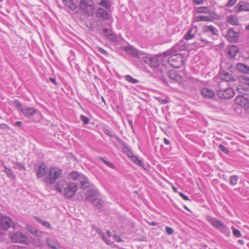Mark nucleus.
<instances>
[{
    "instance_id": "obj_47",
    "label": "nucleus",
    "mask_w": 249,
    "mask_h": 249,
    "mask_svg": "<svg viewBox=\"0 0 249 249\" xmlns=\"http://www.w3.org/2000/svg\"><path fill=\"white\" fill-rule=\"evenodd\" d=\"M41 224L47 228H49L50 227V223L47 221H43L41 223Z\"/></svg>"
},
{
    "instance_id": "obj_20",
    "label": "nucleus",
    "mask_w": 249,
    "mask_h": 249,
    "mask_svg": "<svg viewBox=\"0 0 249 249\" xmlns=\"http://www.w3.org/2000/svg\"><path fill=\"white\" fill-rule=\"evenodd\" d=\"M96 15L97 17L102 18L104 20L107 19L108 18L107 12L106 10L101 8L97 10Z\"/></svg>"
},
{
    "instance_id": "obj_9",
    "label": "nucleus",
    "mask_w": 249,
    "mask_h": 249,
    "mask_svg": "<svg viewBox=\"0 0 249 249\" xmlns=\"http://www.w3.org/2000/svg\"><path fill=\"white\" fill-rule=\"evenodd\" d=\"M160 56H146L142 57V60L151 68H157L160 64Z\"/></svg>"
},
{
    "instance_id": "obj_30",
    "label": "nucleus",
    "mask_w": 249,
    "mask_h": 249,
    "mask_svg": "<svg viewBox=\"0 0 249 249\" xmlns=\"http://www.w3.org/2000/svg\"><path fill=\"white\" fill-rule=\"evenodd\" d=\"M96 231L100 234L103 238V239L106 242V243L107 245H111L112 244V242H110L107 237H106L103 234V233L98 228L95 229Z\"/></svg>"
},
{
    "instance_id": "obj_42",
    "label": "nucleus",
    "mask_w": 249,
    "mask_h": 249,
    "mask_svg": "<svg viewBox=\"0 0 249 249\" xmlns=\"http://www.w3.org/2000/svg\"><path fill=\"white\" fill-rule=\"evenodd\" d=\"M80 118L84 124H88L89 123V119L88 117L82 115L80 116Z\"/></svg>"
},
{
    "instance_id": "obj_54",
    "label": "nucleus",
    "mask_w": 249,
    "mask_h": 249,
    "mask_svg": "<svg viewBox=\"0 0 249 249\" xmlns=\"http://www.w3.org/2000/svg\"><path fill=\"white\" fill-rule=\"evenodd\" d=\"M243 89L242 88V86H238L236 87V90L239 91V93H242V90Z\"/></svg>"
},
{
    "instance_id": "obj_15",
    "label": "nucleus",
    "mask_w": 249,
    "mask_h": 249,
    "mask_svg": "<svg viewBox=\"0 0 249 249\" xmlns=\"http://www.w3.org/2000/svg\"><path fill=\"white\" fill-rule=\"evenodd\" d=\"M235 9L236 12L249 11V3L240 1L235 6Z\"/></svg>"
},
{
    "instance_id": "obj_53",
    "label": "nucleus",
    "mask_w": 249,
    "mask_h": 249,
    "mask_svg": "<svg viewBox=\"0 0 249 249\" xmlns=\"http://www.w3.org/2000/svg\"><path fill=\"white\" fill-rule=\"evenodd\" d=\"M98 51L100 53H101L102 54H106L107 53V52L101 48H99Z\"/></svg>"
},
{
    "instance_id": "obj_1",
    "label": "nucleus",
    "mask_w": 249,
    "mask_h": 249,
    "mask_svg": "<svg viewBox=\"0 0 249 249\" xmlns=\"http://www.w3.org/2000/svg\"><path fill=\"white\" fill-rule=\"evenodd\" d=\"M69 178L73 181L67 182L65 180H60L55 185V188L60 193H63L68 198L73 196L77 189L78 186L85 190L92 186V184L87 178L77 172H72L69 175Z\"/></svg>"
},
{
    "instance_id": "obj_27",
    "label": "nucleus",
    "mask_w": 249,
    "mask_h": 249,
    "mask_svg": "<svg viewBox=\"0 0 249 249\" xmlns=\"http://www.w3.org/2000/svg\"><path fill=\"white\" fill-rule=\"evenodd\" d=\"M129 157L131 158V160L139 166L144 168V165L142 161L137 156L133 155H129Z\"/></svg>"
},
{
    "instance_id": "obj_13",
    "label": "nucleus",
    "mask_w": 249,
    "mask_h": 249,
    "mask_svg": "<svg viewBox=\"0 0 249 249\" xmlns=\"http://www.w3.org/2000/svg\"><path fill=\"white\" fill-rule=\"evenodd\" d=\"M239 36L238 33L235 32L233 28H231L229 30L226 37L229 41L236 43L238 41Z\"/></svg>"
},
{
    "instance_id": "obj_38",
    "label": "nucleus",
    "mask_w": 249,
    "mask_h": 249,
    "mask_svg": "<svg viewBox=\"0 0 249 249\" xmlns=\"http://www.w3.org/2000/svg\"><path fill=\"white\" fill-rule=\"evenodd\" d=\"M232 229L233 230V231H232L233 234L235 237H240L241 236L242 234L239 230H238L236 229H234L233 227H232Z\"/></svg>"
},
{
    "instance_id": "obj_35",
    "label": "nucleus",
    "mask_w": 249,
    "mask_h": 249,
    "mask_svg": "<svg viewBox=\"0 0 249 249\" xmlns=\"http://www.w3.org/2000/svg\"><path fill=\"white\" fill-rule=\"evenodd\" d=\"M99 4L100 6L106 8H107L109 6V1L107 0H102Z\"/></svg>"
},
{
    "instance_id": "obj_29",
    "label": "nucleus",
    "mask_w": 249,
    "mask_h": 249,
    "mask_svg": "<svg viewBox=\"0 0 249 249\" xmlns=\"http://www.w3.org/2000/svg\"><path fill=\"white\" fill-rule=\"evenodd\" d=\"M227 21L233 25H237L238 24V22L237 18L233 16H231L227 18Z\"/></svg>"
},
{
    "instance_id": "obj_60",
    "label": "nucleus",
    "mask_w": 249,
    "mask_h": 249,
    "mask_svg": "<svg viewBox=\"0 0 249 249\" xmlns=\"http://www.w3.org/2000/svg\"><path fill=\"white\" fill-rule=\"evenodd\" d=\"M164 142L166 144H169L170 143L169 141L166 139V138L164 139Z\"/></svg>"
},
{
    "instance_id": "obj_34",
    "label": "nucleus",
    "mask_w": 249,
    "mask_h": 249,
    "mask_svg": "<svg viewBox=\"0 0 249 249\" xmlns=\"http://www.w3.org/2000/svg\"><path fill=\"white\" fill-rule=\"evenodd\" d=\"M125 78L127 81L132 83H137L138 82V80L133 78L132 77L129 75L125 76Z\"/></svg>"
},
{
    "instance_id": "obj_14",
    "label": "nucleus",
    "mask_w": 249,
    "mask_h": 249,
    "mask_svg": "<svg viewBox=\"0 0 249 249\" xmlns=\"http://www.w3.org/2000/svg\"><path fill=\"white\" fill-rule=\"evenodd\" d=\"M220 78L223 80L230 82H233L236 81L232 75L225 71H221L219 73Z\"/></svg>"
},
{
    "instance_id": "obj_5",
    "label": "nucleus",
    "mask_w": 249,
    "mask_h": 249,
    "mask_svg": "<svg viewBox=\"0 0 249 249\" xmlns=\"http://www.w3.org/2000/svg\"><path fill=\"white\" fill-rule=\"evenodd\" d=\"M10 238L12 242L15 243L29 245L30 243V240L27 236L21 231L11 233Z\"/></svg>"
},
{
    "instance_id": "obj_43",
    "label": "nucleus",
    "mask_w": 249,
    "mask_h": 249,
    "mask_svg": "<svg viewBox=\"0 0 249 249\" xmlns=\"http://www.w3.org/2000/svg\"><path fill=\"white\" fill-rule=\"evenodd\" d=\"M155 98L160 104H165L168 103V101L166 99H163L159 97H156Z\"/></svg>"
},
{
    "instance_id": "obj_45",
    "label": "nucleus",
    "mask_w": 249,
    "mask_h": 249,
    "mask_svg": "<svg viewBox=\"0 0 249 249\" xmlns=\"http://www.w3.org/2000/svg\"><path fill=\"white\" fill-rule=\"evenodd\" d=\"M219 147L221 150V151H222L225 153L227 154V153H228L229 152V151H228L227 148L225 147L224 145H223L222 144H220L219 145Z\"/></svg>"
},
{
    "instance_id": "obj_36",
    "label": "nucleus",
    "mask_w": 249,
    "mask_h": 249,
    "mask_svg": "<svg viewBox=\"0 0 249 249\" xmlns=\"http://www.w3.org/2000/svg\"><path fill=\"white\" fill-rule=\"evenodd\" d=\"M211 19V18L209 17H206L204 16H199L197 17V21H209Z\"/></svg>"
},
{
    "instance_id": "obj_24",
    "label": "nucleus",
    "mask_w": 249,
    "mask_h": 249,
    "mask_svg": "<svg viewBox=\"0 0 249 249\" xmlns=\"http://www.w3.org/2000/svg\"><path fill=\"white\" fill-rule=\"evenodd\" d=\"M236 69L240 72L249 74V66L242 63H238Z\"/></svg>"
},
{
    "instance_id": "obj_25",
    "label": "nucleus",
    "mask_w": 249,
    "mask_h": 249,
    "mask_svg": "<svg viewBox=\"0 0 249 249\" xmlns=\"http://www.w3.org/2000/svg\"><path fill=\"white\" fill-rule=\"evenodd\" d=\"M46 244L50 248L53 249H58L57 248V244L55 240L51 238H47L46 239Z\"/></svg>"
},
{
    "instance_id": "obj_8",
    "label": "nucleus",
    "mask_w": 249,
    "mask_h": 249,
    "mask_svg": "<svg viewBox=\"0 0 249 249\" xmlns=\"http://www.w3.org/2000/svg\"><path fill=\"white\" fill-rule=\"evenodd\" d=\"M16 226L17 224L10 217L7 216H0V227L2 230L7 231L11 227L15 229Z\"/></svg>"
},
{
    "instance_id": "obj_52",
    "label": "nucleus",
    "mask_w": 249,
    "mask_h": 249,
    "mask_svg": "<svg viewBox=\"0 0 249 249\" xmlns=\"http://www.w3.org/2000/svg\"><path fill=\"white\" fill-rule=\"evenodd\" d=\"M0 128L1 129H4L6 128H7L8 129H10V128L5 124H0Z\"/></svg>"
},
{
    "instance_id": "obj_28",
    "label": "nucleus",
    "mask_w": 249,
    "mask_h": 249,
    "mask_svg": "<svg viewBox=\"0 0 249 249\" xmlns=\"http://www.w3.org/2000/svg\"><path fill=\"white\" fill-rule=\"evenodd\" d=\"M2 166L4 168V172L6 174L7 177L10 178H15V176L14 175L13 171L11 169L7 167L4 164H2Z\"/></svg>"
},
{
    "instance_id": "obj_4",
    "label": "nucleus",
    "mask_w": 249,
    "mask_h": 249,
    "mask_svg": "<svg viewBox=\"0 0 249 249\" xmlns=\"http://www.w3.org/2000/svg\"><path fill=\"white\" fill-rule=\"evenodd\" d=\"M78 7L89 16L93 14L95 9L93 1L90 0H80Z\"/></svg>"
},
{
    "instance_id": "obj_41",
    "label": "nucleus",
    "mask_w": 249,
    "mask_h": 249,
    "mask_svg": "<svg viewBox=\"0 0 249 249\" xmlns=\"http://www.w3.org/2000/svg\"><path fill=\"white\" fill-rule=\"evenodd\" d=\"M15 106L18 110L22 113L24 108L22 107L21 104L18 102H16Z\"/></svg>"
},
{
    "instance_id": "obj_50",
    "label": "nucleus",
    "mask_w": 249,
    "mask_h": 249,
    "mask_svg": "<svg viewBox=\"0 0 249 249\" xmlns=\"http://www.w3.org/2000/svg\"><path fill=\"white\" fill-rule=\"evenodd\" d=\"M114 239L117 242H121L122 241V240L121 239V238L120 237V236H119L118 235H116L115 234L114 235Z\"/></svg>"
},
{
    "instance_id": "obj_10",
    "label": "nucleus",
    "mask_w": 249,
    "mask_h": 249,
    "mask_svg": "<svg viewBox=\"0 0 249 249\" xmlns=\"http://www.w3.org/2000/svg\"><path fill=\"white\" fill-rule=\"evenodd\" d=\"M209 222L214 227L218 229L222 232H225L226 235L227 236H229L230 235V231H228L226 232L227 228L226 226L220 221L217 220L215 218L210 217L209 218Z\"/></svg>"
},
{
    "instance_id": "obj_46",
    "label": "nucleus",
    "mask_w": 249,
    "mask_h": 249,
    "mask_svg": "<svg viewBox=\"0 0 249 249\" xmlns=\"http://www.w3.org/2000/svg\"><path fill=\"white\" fill-rule=\"evenodd\" d=\"M166 232L169 235L172 234L173 233V230L171 228L166 227L165 228Z\"/></svg>"
},
{
    "instance_id": "obj_33",
    "label": "nucleus",
    "mask_w": 249,
    "mask_h": 249,
    "mask_svg": "<svg viewBox=\"0 0 249 249\" xmlns=\"http://www.w3.org/2000/svg\"><path fill=\"white\" fill-rule=\"evenodd\" d=\"M238 179V177L237 176H231L230 178V183L232 185H235L237 183V182Z\"/></svg>"
},
{
    "instance_id": "obj_57",
    "label": "nucleus",
    "mask_w": 249,
    "mask_h": 249,
    "mask_svg": "<svg viewBox=\"0 0 249 249\" xmlns=\"http://www.w3.org/2000/svg\"><path fill=\"white\" fill-rule=\"evenodd\" d=\"M106 133L110 137H112L113 136L112 134L108 130H107L106 131Z\"/></svg>"
},
{
    "instance_id": "obj_31",
    "label": "nucleus",
    "mask_w": 249,
    "mask_h": 249,
    "mask_svg": "<svg viewBox=\"0 0 249 249\" xmlns=\"http://www.w3.org/2000/svg\"><path fill=\"white\" fill-rule=\"evenodd\" d=\"M93 205H94L97 209H101L103 205L104 202L101 199H98L97 198V201H95V203H92Z\"/></svg>"
},
{
    "instance_id": "obj_22",
    "label": "nucleus",
    "mask_w": 249,
    "mask_h": 249,
    "mask_svg": "<svg viewBox=\"0 0 249 249\" xmlns=\"http://www.w3.org/2000/svg\"><path fill=\"white\" fill-rule=\"evenodd\" d=\"M202 95L206 98H212L214 96V92L210 89L204 88L201 90Z\"/></svg>"
},
{
    "instance_id": "obj_23",
    "label": "nucleus",
    "mask_w": 249,
    "mask_h": 249,
    "mask_svg": "<svg viewBox=\"0 0 249 249\" xmlns=\"http://www.w3.org/2000/svg\"><path fill=\"white\" fill-rule=\"evenodd\" d=\"M169 76L171 79L179 83H180L183 81V79L181 76L176 71H172L169 74Z\"/></svg>"
},
{
    "instance_id": "obj_55",
    "label": "nucleus",
    "mask_w": 249,
    "mask_h": 249,
    "mask_svg": "<svg viewBox=\"0 0 249 249\" xmlns=\"http://www.w3.org/2000/svg\"><path fill=\"white\" fill-rule=\"evenodd\" d=\"M194 1L197 4H201L203 3V0H194Z\"/></svg>"
},
{
    "instance_id": "obj_32",
    "label": "nucleus",
    "mask_w": 249,
    "mask_h": 249,
    "mask_svg": "<svg viewBox=\"0 0 249 249\" xmlns=\"http://www.w3.org/2000/svg\"><path fill=\"white\" fill-rule=\"evenodd\" d=\"M196 11L199 13H206L209 12V8L207 7H198Z\"/></svg>"
},
{
    "instance_id": "obj_44",
    "label": "nucleus",
    "mask_w": 249,
    "mask_h": 249,
    "mask_svg": "<svg viewBox=\"0 0 249 249\" xmlns=\"http://www.w3.org/2000/svg\"><path fill=\"white\" fill-rule=\"evenodd\" d=\"M237 1V0H229L226 4L227 7H230L232 6Z\"/></svg>"
},
{
    "instance_id": "obj_40",
    "label": "nucleus",
    "mask_w": 249,
    "mask_h": 249,
    "mask_svg": "<svg viewBox=\"0 0 249 249\" xmlns=\"http://www.w3.org/2000/svg\"><path fill=\"white\" fill-rule=\"evenodd\" d=\"M100 159L103 161V162L105 164L107 165L108 167H110L111 168H114V166L113 164L112 163L109 162L108 161L105 160L103 158H100Z\"/></svg>"
},
{
    "instance_id": "obj_64",
    "label": "nucleus",
    "mask_w": 249,
    "mask_h": 249,
    "mask_svg": "<svg viewBox=\"0 0 249 249\" xmlns=\"http://www.w3.org/2000/svg\"><path fill=\"white\" fill-rule=\"evenodd\" d=\"M128 123H129V124L131 126V127L132 128V127H133V125H132V121H131V120H129L128 121Z\"/></svg>"
},
{
    "instance_id": "obj_17",
    "label": "nucleus",
    "mask_w": 249,
    "mask_h": 249,
    "mask_svg": "<svg viewBox=\"0 0 249 249\" xmlns=\"http://www.w3.org/2000/svg\"><path fill=\"white\" fill-rule=\"evenodd\" d=\"M47 174V166L44 163L42 162L40 166L38 167L37 172V176L40 178L44 177Z\"/></svg>"
},
{
    "instance_id": "obj_56",
    "label": "nucleus",
    "mask_w": 249,
    "mask_h": 249,
    "mask_svg": "<svg viewBox=\"0 0 249 249\" xmlns=\"http://www.w3.org/2000/svg\"><path fill=\"white\" fill-rule=\"evenodd\" d=\"M15 124L18 126H21L22 124V123L20 121H18L15 123Z\"/></svg>"
},
{
    "instance_id": "obj_39",
    "label": "nucleus",
    "mask_w": 249,
    "mask_h": 249,
    "mask_svg": "<svg viewBox=\"0 0 249 249\" xmlns=\"http://www.w3.org/2000/svg\"><path fill=\"white\" fill-rule=\"evenodd\" d=\"M15 165L17 166V167L19 169V170H25V168L23 164V163L21 162H14Z\"/></svg>"
},
{
    "instance_id": "obj_48",
    "label": "nucleus",
    "mask_w": 249,
    "mask_h": 249,
    "mask_svg": "<svg viewBox=\"0 0 249 249\" xmlns=\"http://www.w3.org/2000/svg\"><path fill=\"white\" fill-rule=\"evenodd\" d=\"M227 68L230 70L231 71H233L234 68L230 63L227 64Z\"/></svg>"
},
{
    "instance_id": "obj_2",
    "label": "nucleus",
    "mask_w": 249,
    "mask_h": 249,
    "mask_svg": "<svg viewBox=\"0 0 249 249\" xmlns=\"http://www.w3.org/2000/svg\"><path fill=\"white\" fill-rule=\"evenodd\" d=\"M183 49H181L179 45H177L161 55L165 56L170 55L167 59L169 64L173 68H178L182 64L183 57L180 54L178 53V52L179 50Z\"/></svg>"
},
{
    "instance_id": "obj_19",
    "label": "nucleus",
    "mask_w": 249,
    "mask_h": 249,
    "mask_svg": "<svg viewBox=\"0 0 249 249\" xmlns=\"http://www.w3.org/2000/svg\"><path fill=\"white\" fill-rule=\"evenodd\" d=\"M239 52L238 48L235 45H231L229 46L227 50L228 56L231 58L235 57L236 54Z\"/></svg>"
},
{
    "instance_id": "obj_51",
    "label": "nucleus",
    "mask_w": 249,
    "mask_h": 249,
    "mask_svg": "<svg viewBox=\"0 0 249 249\" xmlns=\"http://www.w3.org/2000/svg\"><path fill=\"white\" fill-rule=\"evenodd\" d=\"M104 32L106 36H111V34H110V30L108 29H104Z\"/></svg>"
},
{
    "instance_id": "obj_21",
    "label": "nucleus",
    "mask_w": 249,
    "mask_h": 249,
    "mask_svg": "<svg viewBox=\"0 0 249 249\" xmlns=\"http://www.w3.org/2000/svg\"><path fill=\"white\" fill-rule=\"evenodd\" d=\"M197 32V28L193 27L191 28L188 32V33L184 36V39L188 40L192 39L195 37V36Z\"/></svg>"
},
{
    "instance_id": "obj_16",
    "label": "nucleus",
    "mask_w": 249,
    "mask_h": 249,
    "mask_svg": "<svg viewBox=\"0 0 249 249\" xmlns=\"http://www.w3.org/2000/svg\"><path fill=\"white\" fill-rule=\"evenodd\" d=\"M124 50L135 57L139 58L140 57L141 52L132 46L125 47L124 48Z\"/></svg>"
},
{
    "instance_id": "obj_61",
    "label": "nucleus",
    "mask_w": 249,
    "mask_h": 249,
    "mask_svg": "<svg viewBox=\"0 0 249 249\" xmlns=\"http://www.w3.org/2000/svg\"><path fill=\"white\" fill-rule=\"evenodd\" d=\"M238 242L241 245H243L244 244V241L242 240H239Z\"/></svg>"
},
{
    "instance_id": "obj_6",
    "label": "nucleus",
    "mask_w": 249,
    "mask_h": 249,
    "mask_svg": "<svg viewBox=\"0 0 249 249\" xmlns=\"http://www.w3.org/2000/svg\"><path fill=\"white\" fill-rule=\"evenodd\" d=\"M82 198L84 200L95 203L97 201V198L98 196L97 191L93 188H91L87 191H82L80 192Z\"/></svg>"
},
{
    "instance_id": "obj_37",
    "label": "nucleus",
    "mask_w": 249,
    "mask_h": 249,
    "mask_svg": "<svg viewBox=\"0 0 249 249\" xmlns=\"http://www.w3.org/2000/svg\"><path fill=\"white\" fill-rule=\"evenodd\" d=\"M27 229H28V231L32 234H33L34 235H36L37 236L39 235H38L39 231L37 230H36V229H34L31 227H28Z\"/></svg>"
},
{
    "instance_id": "obj_18",
    "label": "nucleus",
    "mask_w": 249,
    "mask_h": 249,
    "mask_svg": "<svg viewBox=\"0 0 249 249\" xmlns=\"http://www.w3.org/2000/svg\"><path fill=\"white\" fill-rule=\"evenodd\" d=\"M36 112V109L34 107L24 108L22 113L26 118H30Z\"/></svg>"
},
{
    "instance_id": "obj_63",
    "label": "nucleus",
    "mask_w": 249,
    "mask_h": 249,
    "mask_svg": "<svg viewBox=\"0 0 249 249\" xmlns=\"http://www.w3.org/2000/svg\"><path fill=\"white\" fill-rule=\"evenodd\" d=\"M107 235L109 237L111 236V232H110V231L109 230H107Z\"/></svg>"
},
{
    "instance_id": "obj_58",
    "label": "nucleus",
    "mask_w": 249,
    "mask_h": 249,
    "mask_svg": "<svg viewBox=\"0 0 249 249\" xmlns=\"http://www.w3.org/2000/svg\"><path fill=\"white\" fill-rule=\"evenodd\" d=\"M35 219L36 220V221H37L40 224H41V223L43 221V220H41L39 217H35Z\"/></svg>"
},
{
    "instance_id": "obj_49",
    "label": "nucleus",
    "mask_w": 249,
    "mask_h": 249,
    "mask_svg": "<svg viewBox=\"0 0 249 249\" xmlns=\"http://www.w3.org/2000/svg\"><path fill=\"white\" fill-rule=\"evenodd\" d=\"M179 195L180 196H181V197H182L184 200H189V197H188L187 196H186L184 195L183 193H182L180 192V193H179Z\"/></svg>"
},
{
    "instance_id": "obj_7",
    "label": "nucleus",
    "mask_w": 249,
    "mask_h": 249,
    "mask_svg": "<svg viewBox=\"0 0 249 249\" xmlns=\"http://www.w3.org/2000/svg\"><path fill=\"white\" fill-rule=\"evenodd\" d=\"M62 171L57 168H50L48 175L45 178L46 183L52 184L54 183L56 180L61 176Z\"/></svg>"
},
{
    "instance_id": "obj_12",
    "label": "nucleus",
    "mask_w": 249,
    "mask_h": 249,
    "mask_svg": "<svg viewBox=\"0 0 249 249\" xmlns=\"http://www.w3.org/2000/svg\"><path fill=\"white\" fill-rule=\"evenodd\" d=\"M235 102L237 105L243 108H249V100L243 95H237L235 99Z\"/></svg>"
},
{
    "instance_id": "obj_26",
    "label": "nucleus",
    "mask_w": 249,
    "mask_h": 249,
    "mask_svg": "<svg viewBox=\"0 0 249 249\" xmlns=\"http://www.w3.org/2000/svg\"><path fill=\"white\" fill-rule=\"evenodd\" d=\"M64 4L71 10H74L76 5L74 0H63Z\"/></svg>"
},
{
    "instance_id": "obj_3",
    "label": "nucleus",
    "mask_w": 249,
    "mask_h": 249,
    "mask_svg": "<svg viewBox=\"0 0 249 249\" xmlns=\"http://www.w3.org/2000/svg\"><path fill=\"white\" fill-rule=\"evenodd\" d=\"M218 30L212 25L204 26L202 27V33L200 35V41L205 44L211 42L217 36Z\"/></svg>"
},
{
    "instance_id": "obj_59",
    "label": "nucleus",
    "mask_w": 249,
    "mask_h": 249,
    "mask_svg": "<svg viewBox=\"0 0 249 249\" xmlns=\"http://www.w3.org/2000/svg\"><path fill=\"white\" fill-rule=\"evenodd\" d=\"M50 80L55 85H56V80L54 78H50Z\"/></svg>"
},
{
    "instance_id": "obj_11",
    "label": "nucleus",
    "mask_w": 249,
    "mask_h": 249,
    "mask_svg": "<svg viewBox=\"0 0 249 249\" xmlns=\"http://www.w3.org/2000/svg\"><path fill=\"white\" fill-rule=\"evenodd\" d=\"M234 95L233 89L231 88L220 89L217 91V95L219 97L223 99H230Z\"/></svg>"
},
{
    "instance_id": "obj_62",
    "label": "nucleus",
    "mask_w": 249,
    "mask_h": 249,
    "mask_svg": "<svg viewBox=\"0 0 249 249\" xmlns=\"http://www.w3.org/2000/svg\"><path fill=\"white\" fill-rule=\"evenodd\" d=\"M149 224L150 225H151V226H155L157 224L156 222H151V223H149Z\"/></svg>"
}]
</instances>
